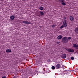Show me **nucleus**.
<instances>
[{"label":"nucleus","instance_id":"obj_1","mask_svg":"<svg viewBox=\"0 0 78 78\" xmlns=\"http://www.w3.org/2000/svg\"><path fill=\"white\" fill-rule=\"evenodd\" d=\"M62 42L64 43H67L68 42V40H67V37H64L62 39Z\"/></svg>","mask_w":78,"mask_h":78},{"label":"nucleus","instance_id":"obj_2","mask_svg":"<svg viewBox=\"0 0 78 78\" xmlns=\"http://www.w3.org/2000/svg\"><path fill=\"white\" fill-rule=\"evenodd\" d=\"M63 25L64 26V27H67V20H65L63 23Z\"/></svg>","mask_w":78,"mask_h":78},{"label":"nucleus","instance_id":"obj_3","mask_svg":"<svg viewBox=\"0 0 78 78\" xmlns=\"http://www.w3.org/2000/svg\"><path fill=\"white\" fill-rule=\"evenodd\" d=\"M73 47H74L76 49H78V44H73Z\"/></svg>","mask_w":78,"mask_h":78},{"label":"nucleus","instance_id":"obj_4","mask_svg":"<svg viewBox=\"0 0 78 78\" xmlns=\"http://www.w3.org/2000/svg\"><path fill=\"white\" fill-rule=\"evenodd\" d=\"M66 54H64L61 56V57L63 59H66Z\"/></svg>","mask_w":78,"mask_h":78},{"label":"nucleus","instance_id":"obj_5","mask_svg":"<svg viewBox=\"0 0 78 78\" xmlns=\"http://www.w3.org/2000/svg\"><path fill=\"white\" fill-rule=\"evenodd\" d=\"M67 51L69 52H73L74 51V50L71 48L68 49V50H67Z\"/></svg>","mask_w":78,"mask_h":78},{"label":"nucleus","instance_id":"obj_6","mask_svg":"<svg viewBox=\"0 0 78 78\" xmlns=\"http://www.w3.org/2000/svg\"><path fill=\"white\" fill-rule=\"evenodd\" d=\"M23 23H25L26 24H31V23L28 21H24L23 22Z\"/></svg>","mask_w":78,"mask_h":78},{"label":"nucleus","instance_id":"obj_7","mask_svg":"<svg viewBox=\"0 0 78 78\" xmlns=\"http://www.w3.org/2000/svg\"><path fill=\"white\" fill-rule=\"evenodd\" d=\"M55 67H56V69H59L60 68V67H61L60 66V64H57L56 66Z\"/></svg>","mask_w":78,"mask_h":78},{"label":"nucleus","instance_id":"obj_8","mask_svg":"<svg viewBox=\"0 0 78 78\" xmlns=\"http://www.w3.org/2000/svg\"><path fill=\"white\" fill-rule=\"evenodd\" d=\"M10 18L11 20H14V19H15V17L14 16H12L10 17Z\"/></svg>","mask_w":78,"mask_h":78},{"label":"nucleus","instance_id":"obj_9","mask_svg":"<svg viewBox=\"0 0 78 78\" xmlns=\"http://www.w3.org/2000/svg\"><path fill=\"white\" fill-rule=\"evenodd\" d=\"M6 53H10L11 52V49H7L6 51Z\"/></svg>","mask_w":78,"mask_h":78},{"label":"nucleus","instance_id":"obj_10","mask_svg":"<svg viewBox=\"0 0 78 78\" xmlns=\"http://www.w3.org/2000/svg\"><path fill=\"white\" fill-rule=\"evenodd\" d=\"M58 39L61 40L62 39V36L61 35H59L57 37Z\"/></svg>","mask_w":78,"mask_h":78},{"label":"nucleus","instance_id":"obj_11","mask_svg":"<svg viewBox=\"0 0 78 78\" xmlns=\"http://www.w3.org/2000/svg\"><path fill=\"white\" fill-rule=\"evenodd\" d=\"M69 18H70V20H71V21H72V20H73L74 19V18L72 16H70Z\"/></svg>","mask_w":78,"mask_h":78},{"label":"nucleus","instance_id":"obj_12","mask_svg":"<svg viewBox=\"0 0 78 78\" xmlns=\"http://www.w3.org/2000/svg\"><path fill=\"white\" fill-rule=\"evenodd\" d=\"M75 33H78V27H76L75 29Z\"/></svg>","mask_w":78,"mask_h":78},{"label":"nucleus","instance_id":"obj_13","mask_svg":"<svg viewBox=\"0 0 78 78\" xmlns=\"http://www.w3.org/2000/svg\"><path fill=\"white\" fill-rule=\"evenodd\" d=\"M39 9H40V10H41V11H43V10H44V7H40L39 8Z\"/></svg>","mask_w":78,"mask_h":78},{"label":"nucleus","instance_id":"obj_14","mask_svg":"<svg viewBox=\"0 0 78 78\" xmlns=\"http://www.w3.org/2000/svg\"><path fill=\"white\" fill-rule=\"evenodd\" d=\"M40 13L41 16H43V15H44V13L43 12H42L41 11L40 12Z\"/></svg>","mask_w":78,"mask_h":78},{"label":"nucleus","instance_id":"obj_15","mask_svg":"<svg viewBox=\"0 0 78 78\" xmlns=\"http://www.w3.org/2000/svg\"><path fill=\"white\" fill-rule=\"evenodd\" d=\"M62 5H64V6H65V5H66V3L64 2H62Z\"/></svg>","mask_w":78,"mask_h":78},{"label":"nucleus","instance_id":"obj_16","mask_svg":"<svg viewBox=\"0 0 78 78\" xmlns=\"http://www.w3.org/2000/svg\"><path fill=\"white\" fill-rule=\"evenodd\" d=\"M51 69L52 70H54L55 69V66H52L51 67Z\"/></svg>","mask_w":78,"mask_h":78},{"label":"nucleus","instance_id":"obj_17","mask_svg":"<svg viewBox=\"0 0 78 78\" xmlns=\"http://www.w3.org/2000/svg\"><path fill=\"white\" fill-rule=\"evenodd\" d=\"M64 26L63 25L62 26L60 27V29H62L63 28H64Z\"/></svg>","mask_w":78,"mask_h":78},{"label":"nucleus","instance_id":"obj_18","mask_svg":"<svg viewBox=\"0 0 78 78\" xmlns=\"http://www.w3.org/2000/svg\"><path fill=\"white\" fill-rule=\"evenodd\" d=\"M55 26H56V25H55L53 24L52 25L51 27H52V28H55Z\"/></svg>","mask_w":78,"mask_h":78},{"label":"nucleus","instance_id":"obj_19","mask_svg":"<svg viewBox=\"0 0 78 78\" xmlns=\"http://www.w3.org/2000/svg\"><path fill=\"white\" fill-rule=\"evenodd\" d=\"M60 2H64V0H58Z\"/></svg>","mask_w":78,"mask_h":78},{"label":"nucleus","instance_id":"obj_20","mask_svg":"<svg viewBox=\"0 0 78 78\" xmlns=\"http://www.w3.org/2000/svg\"><path fill=\"white\" fill-rule=\"evenodd\" d=\"M71 59H72V60H73V59H74V57H71Z\"/></svg>","mask_w":78,"mask_h":78},{"label":"nucleus","instance_id":"obj_21","mask_svg":"<svg viewBox=\"0 0 78 78\" xmlns=\"http://www.w3.org/2000/svg\"><path fill=\"white\" fill-rule=\"evenodd\" d=\"M68 39H69V40H70L71 39V37H69L68 38Z\"/></svg>","mask_w":78,"mask_h":78},{"label":"nucleus","instance_id":"obj_22","mask_svg":"<svg viewBox=\"0 0 78 78\" xmlns=\"http://www.w3.org/2000/svg\"><path fill=\"white\" fill-rule=\"evenodd\" d=\"M60 42H57L56 43V44H60Z\"/></svg>","mask_w":78,"mask_h":78},{"label":"nucleus","instance_id":"obj_23","mask_svg":"<svg viewBox=\"0 0 78 78\" xmlns=\"http://www.w3.org/2000/svg\"><path fill=\"white\" fill-rule=\"evenodd\" d=\"M67 19V18L66 17H64L63 18V19L64 20H65V19Z\"/></svg>","mask_w":78,"mask_h":78},{"label":"nucleus","instance_id":"obj_24","mask_svg":"<svg viewBox=\"0 0 78 78\" xmlns=\"http://www.w3.org/2000/svg\"><path fill=\"white\" fill-rule=\"evenodd\" d=\"M2 78H6V76H2Z\"/></svg>","mask_w":78,"mask_h":78},{"label":"nucleus","instance_id":"obj_25","mask_svg":"<svg viewBox=\"0 0 78 78\" xmlns=\"http://www.w3.org/2000/svg\"><path fill=\"white\" fill-rule=\"evenodd\" d=\"M30 74H32L33 73L32 72V71H30V72H29Z\"/></svg>","mask_w":78,"mask_h":78},{"label":"nucleus","instance_id":"obj_26","mask_svg":"<svg viewBox=\"0 0 78 78\" xmlns=\"http://www.w3.org/2000/svg\"><path fill=\"white\" fill-rule=\"evenodd\" d=\"M23 1H26L27 0H22Z\"/></svg>","mask_w":78,"mask_h":78},{"label":"nucleus","instance_id":"obj_27","mask_svg":"<svg viewBox=\"0 0 78 78\" xmlns=\"http://www.w3.org/2000/svg\"><path fill=\"white\" fill-rule=\"evenodd\" d=\"M66 50H68V49H67V48H66Z\"/></svg>","mask_w":78,"mask_h":78},{"label":"nucleus","instance_id":"obj_28","mask_svg":"<svg viewBox=\"0 0 78 78\" xmlns=\"http://www.w3.org/2000/svg\"><path fill=\"white\" fill-rule=\"evenodd\" d=\"M38 16H39H39H40V15H38Z\"/></svg>","mask_w":78,"mask_h":78}]
</instances>
